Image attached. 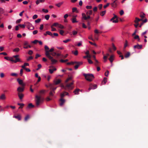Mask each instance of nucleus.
I'll return each mask as SVG.
<instances>
[{"instance_id": "1", "label": "nucleus", "mask_w": 148, "mask_h": 148, "mask_svg": "<svg viewBox=\"0 0 148 148\" xmlns=\"http://www.w3.org/2000/svg\"><path fill=\"white\" fill-rule=\"evenodd\" d=\"M92 13V10H89L86 12V14L82 13V20L83 22H84V20L86 21L87 22V24L88 26H89L91 23L92 21V18H91L90 15Z\"/></svg>"}, {"instance_id": "2", "label": "nucleus", "mask_w": 148, "mask_h": 148, "mask_svg": "<svg viewBox=\"0 0 148 148\" xmlns=\"http://www.w3.org/2000/svg\"><path fill=\"white\" fill-rule=\"evenodd\" d=\"M83 75L86 79L89 82L92 81L95 78L93 75L92 74L84 73Z\"/></svg>"}, {"instance_id": "3", "label": "nucleus", "mask_w": 148, "mask_h": 148, "mask_svg": "<svg viewBox=\"0 0 148 148\" xmlns=\"http://www.w3.org/2000/svg\"><path fill=\"white\" fill-rule=\"evenodd\" d=\"M19 55H17L15 56H13V58L15 59V60H14L13 59V58H11L10 59H9V60L13 62L14 63H16L17 62H21V60L19 58H18L19 57Z\"/></svg>"}, {"instance_id": "4", "label": "nucleus", "mask_w": 148, "mask_h": 148, "mask_svg": "<svg viewBox=\"0 0 148 148\" xmlns=\"http://www.w3.org/2000/svg\"><path fill=\"white\" fill-rule=\"evenodd\" d=\"M36 106L38 107V106L42 102V99L41 98V97L40 96L38 95H36Z\"/></svg>"}, {"instance_id": "5", "label": "nucleus", "mask_w": 148, "mask_h": 148, "mask_svg": "<svg viewBox=\"0 0 148 148\" xmlns=\"http://www.w3.org/2000/svg\"><path fill=\"white\" fill-rule=\"evenodd\" d=\"M73 82L74 81H73L72 82L70 83L67 84H66V90H70L73 89L74 87L72 85L73 84Z\"/></svg>"}, {"instance_id": "6", "label": "nucleus", "mask_w": 148, "mask_h": 148, "mask_svg": "<svg viewBox=\"0 0 148 148\" xmlns=\"http://www.w3.org/2000/svg\"><path fill=\"white\" fill-rule=\"evenodd\" d=\"M54 50L53 48H51L49 50H46L45 52V54L46 56L47 57L52 58V56L50 55V53L49 52H53Z\"/></svg>"}, {"instance_id": "7", "label": "nucleus", "mask_w": 148, "mask_h": 148, "mask_svg": "<svg viewBox=\"0 0 148 148\" xmlns=\"http://www.w3.org/2000/svg\"><path fill=\"white\" fill-rule=\"evenodd\" d=\"M114 16L111 19L110 21H112V22L114 23H117L118 22L117 19V17L116 15H115L114 14H113Z\"/></svg>"}, {"instance_id": "8", "label": "nucleus", "mask_w": 148, "mask_h": 148, "mask_svg": "<svg viewBox=\"0 0 148 148\" xmlns=\"http://www.w3.org/2000/svg\"><path fill=\"white\" fill-rule=\"evenodd\" d=\"M47 87H49L51 90L53 91L54 93H55V91L57 87H54L53 84H50Z\"/></svg>"}, {"instance_id": "9", "label": "nucleus", "mask_w": 148, "mask_h": 148, "mask_svg": "<svg viewBox=\"0 0 148 148\" xmlns=\"http://www.w3.org/2000/svg\"><path fill=\"white\" fill-rule=\"evenodd\" d=\"M24 87H19L17 89V93H22L24 91Z\"/></svg>"}, {"instance_id": "10", "label": "nucleus", "mask_w": 148, "mask_h": 148, "mask_svg": "<svg viewBox=\"0 0 148 148\" xmlns=\"http://www.w3.org/2000/svg\"><path fill=\"white\" fill-rule=\"evenodd\" d=\"M75 65L74 66V68L75 69H78L79 66L82 64L83 62H75Z\"/></svg>"}, {"instance_id": "11", "label": "nucleus", "mask_w": 148, "mask_h": 148, "mask_svg": "<svg viewBox=\"0 0 148 148\" xmlns=\"http://www.w3.org/2000/svg\"><path fill=\"white\" fill-rule=\"evenodd\" d=\"M97 88V85H92V84H91L89 86V87L88 89V90L89 91L91 89H94Z\"/></svg>"}, {"instance_id": "12", "label": "nucleus", "mask_w": 148, "mask_h": 148, "mask_svg": "<svg viewBox=\"0 0 148 148\" xmlns=\"http://www.w3.org/2000/svg\"><path fill=\"white\" fill-rule=\"evenodd\" d=\"M17 81L18 83L19 84L21 85L22 87H24L25 86V84L23 83L22 80L18 78L17 79Z\"/></svg>"}, {"instance_id": "13", "label": "nucleus", "mask_w": 148, "mask_h": 148, "mask_svg": "<svg viewBox=\"0 0 148 148\" xmlns=\"http://www.w3.org/2000/svg\"><path fill=\"white\" fill-rule=\"evenodd\" d=\"M49 68L50 69H49V73L51 74H52L53 73L54 71H56V69L55 68H53V69H51L53 68V67L52 66H50Z\"/></svg>"}, {"instance_id": "14", "label": "nucleus", "mask_w": 148, "mask_h": 148, "mask_svg": "<svg viewBox=\"0 0 148 148\" xmlns=\"http://www.w3.org/2000/svg\"><path fill=\"white\" fill-rule=\"evenodd\" d=\"M48 58H49V59L51 60V63L53 64H56V63H57L58 62V60L56 59H54L53 58V57H52V58H50V57H48Z\"/></svg>"}, {"instance_id": "15", "label": "nucleus", "mask_w": 148, "mask_h": 148, "mask_svg": "<svg viewBox=\"0 0 148 148\" xmlns=\"http://www.w3.org/2000/svg\"><path fill=\"white\" fill-rule=\"evenodd\" d=\"M69 93L66 92H64L63 93H61L60 94V97L61 98H63L65 95H69Z\"/></svg>"}, {"instance_id": "16", "label": "nucleus", "mask_w": 148, "mask_h": 148, "mask_svg": "<svg viewBox=\"0 0 148 148\" xmlns=\"http://www.w3.org/2000/svg\"><path fill=\"white\" fill-rule=\"evenodd\" d=\"M17 94L20 100H22L24 96V94L22 93H17Z\"/></svg>"}, {"instance_id": "17", "label": "nucleus", "mask_w": 148, "mask_h": 148, "mask_svg": "<svg viewBox=\"0 0 148 148\" xmlns=\"http://www.w3.org/2000/svg\"><path fill=\"white\" fill-rule=\"evenodd\" d=\"M65 100L63 98H61L60 99V106H62L65 103Z\"/></svg>"}, {"instance_id": "18", "label": "nucleus", "mask_w": 148, "mask_h": 148, "mask_svg": "<svg viewBox=\"0 0 148 148\" xmlns=\"http://www.w3.org/2000/svg\"><path fill=\"white\" fill-rule=\"evenodd\" d=\"M142 45H139L137 44L136 45L134 46V49L137 48L138 49H142Z\"/></svg>"}, {"instance_id": "19", "label": "nucleus", "mask_w": 148, "mask_h": 148, "mask_svg": "<svg viewBox=\"0 0 148 148\" xmlns=\"http://www.w3.org/2000/svg\"><path fill=\"white\" fill-rule=\"evenodd\" d=\"M6 98V96L4 94H2L0 96V99L2 100H5Z\"/></svg>"}, {"instance_id": "20", "label": "nucleus", "mask_w": 148, "mask_h": 148, "mask_svg": "<svg viewBox=\"0 0 148 148\" xmlns=\"http://www.w3.org/2000/svg\"><path fill=\"white\" fill-rule=\"evenodd\" d=\"M113 2L111 4L113 8H115L117 6V4L116 1L114 0L112 1Z\"/></svg>"}, {"instance_id": "21", "label": "nucleus", "mask_w": 148, "mask_h": 148, "mask_svg": "<svg viewBox=\"0 0 148 148\" xmlns=\"http://www.w3.org/2000/svg\"><path fill=\"white\" fill-rule=\"evenodd\" d=\"M80 90L78 88H77L75 89L74 91L73 92L75 94V95H77L79 94V91H80Z\"/></svg>"}, {"instance_id": "22", "label": "nucleus", "mask_w": 148, "mask_h": 148, "mask_svg": "<svg viewBox=\"0 0 148 148\" xmlns=\"http://www.w3.org/2000/svg\"><path fill=\"white\" fill-rule=\"evenodd\" d=\"M54 82L55 85H57L60 83L61 80L60 79H56L54 81Z\"/></svg>"}, {"instance_id": "23", "label": "nucleus", "mask_w": 148, "mask_h": 148, "mask_svg": "<svg viewBox=\"0 0 148 148\" xmlns=\"http://www.w3.org/2000/svg\"><path fill=\"white\" fill-rule=\"evenodd\" d=\"M142 21V19H140L137 17H136L135 18V20L134 21V22L136 23H138V22Z\"/></svg>"}, {"instance_id": "24", "label": "nucleus", "mask_w": 148, "mask_h": 148, "mask_svg": "<svg viewBox=\"0 0 148 148\" xmlns=\"http://www.w3.org/2000/svg\"><path fill=\"white\" fill-rule=\"evenodd\" d=\"M29 63H25L24 64H23V65H22L21 66V67L23 68V69H25V66H29Z\"/></svg>"}, {"instance_id": "25", "label": "nucleus", "mask_w": 148, "mask_h": 148, "mask_svg": "<svg viewBox=\"0 0 148 148\" xmlns=\"http://www.w3.org/2000/svg\"><path fill=\"white\" fill-rule=\"evenodd\" d=\"M114 56L113 55H112L109 58V60L111 63H112L114 60Z\"/></svg>"}, {"instance_id": "26", "label": "nucleus", "mask_w": 148, "mask_h": 148, "mask_svg": "<svg viewBox=\"0 0 148 148\" xmlns=\"http://www.w3.org/2000/svg\"><path fill=\"white\" fill-rule=\"evenodd\" d=\"M145 14L143 12H141L140 15V17L142 19L145 18Z\"/></svg>"}, {"instance_id": "27", "label": "nucleus", "mask_w": 148, "mask_h": 148, "mask_svg": "<svg viewBox=\"0 0 148 148\" xmlns=\"http://www.w3.org/2000/svg\"><path fill=\"white\" fill-rule=\"evenodd\" d=\"M46 33L48 34L50 36H51L52 38H53V36L52 34L49 31H47Z\"/></svg>"}, {"instance_id": "28", "label": "nucleus", "mask_w": 148, "mask_h": 148, "mask_svg": "<svg viewBox=\"0 0 148 148\" xmlns=\"http://www.w3.org/2000/svg\"><path fill=\"white\" fill-rule=\"evenodd\" d=\"M14 117L17 119L19 121H20L21 120V116L20 115L15 116Z\"/></svg>"}, {"instance_id": "29", "label": "nucleus", "mask_w": 148, "mask_h": 148, "mask_svg": "<svg viewBox=\"0 0 148 148\" xmlns=\"http://www.w3.org/2000/svg\"><path fill=\"white\" fill-rule=\"evenodd\" d=\"M130 55V52H127L125 55V58H127L129 57Z\"/></svg>"}, {"instance_id": "30", "label": "nucleus", "mask_w": 148, "mask_h": 148, "mask_svg": "<svg viewBox=\"0 0 148 148\" xmlns=\"http://www.w3.org/2000/svg\"><path fill=\"white\" fill-rule=\"evenodd\" d=\"M71 20L72 22L73 23L77 22V21H76V18H73L71 19Z\"/></svg>"}, {"instance_id": "31", "label": "nucleus", "mask_w": 148, "mask_h": 148, "mask_svg": "<svg viewBox=\"0 0 148 148\" xmlns=\"http://www.w3.org/2000/svg\"><path fill=\"white\" fill-rule=\"evenodd\" d=\"M34 107V106L32 105V103H29L27 106V107L29 108H32Z\"/></svg>"}, {"instance_id": "32", "label": "nucleus", "mask_w": 148, "mask_h": 148, "mask_svg": "<svg viewBox=\"0 0 148 148\" xmlns=\"http://www.w3.org/2000/svg\"><path fill=\"white\" fill-rule=\"evenodd\" d=\"M18 105L20 106L19 107V108H23V107L24 105V104L22 103H18Z\"/></svg>"}, {"instance_id": "33", "label": "nucleus", "mask_w": 148, "mask_h": 148, "mask_svg": "<svg viewBox=\"0 0 148 148\" xmlns=\"http://www.w3.org/2000/svg\"><path fill=\"white\" fill-rule=\"evenodd\" d=\"M20 51V49L18 48H16L14 49L13 51V52H18Z\"/></svg>"}, {"instance_id": "34", "label": "nucleus", "mask_w": 148, "mask_h": 148, "mask_svg": "<svg viewBox=\"0 0 148 148\" xmlns=\"http://www.w3.org/2000/svg\"><path fill=\"white\" fill-rule=\"evenodd\" d=\"M55 93H54V92L53 91L51 90V91L49 93V96L50 97L53 96L54 95V94Z\"/></svg>"}, {"instance_id": "35", "label": "nucleus", "mask_w": 148, "mask_h": 148, "mask_svg": "<svg viewBox=\"0 0 148 148\" xmlns=\"http://www.w3.org/2000/svg\"><path fill=\"white\" fill-rule=\"evenodd\" d=\"M26 24L28 29V27H30L32 25V24L29 22H27L26 23Z\"/></svg>"}, {"instance_id": "36", "label": "nucleus", "mask_w": 148, "mask_h": 148, "mask_svg": "<svg viewBox=\"0 0 148 148\" xmlns=\"http://www.w3.org/2000/svg\"><path fill=\"white\" fill-rule=\"evenodd\" d=\"M63 3V2H61L58 4H56V5L58 7H60L61 5Z\"/></svg>"}, {"instance_id": "37", "label": "nucleus", "mask_w": 148, "mask_h": 148, "mask_svg": "<svg viewBox=\"0 0 148 148\" xmlns=\"http://www.w3.org/2000/svg\"><path fill=\"white\" fill-rule=\"evenodd\" d=\"M107 56L105 55L103 56V59H104V62H105L107 60Z\"/></svg>"}, {"instance_id": "38", "label": "nucleus", "mask_w": 148, "mask_h": 148, "mask_svg": "<svg viewBox=\"0 0 148 148\" xmlns=\"http://www.w3.org/2000/svg\"><path fill=\"white\" fill-rule=\"evenodd\" d=\"M85 53L86 54V55H88L90 56V58H91V56L89 54V51L87 50Z\"/></svg>"}, {"instance_id": "39", "label": "nucleus", "mask_w": 148, "mask_h": 148, "mask_svg": "<svg viewBox=\"0 0 148 148\" xmlns=\"http://www.w3.org/2000/svg\"><path fill=\"white\" fill-rule=\"evenodd\" d=\"M106 12V11H103L101 12L100 15L101 16H103L104 15H105Z\"/></svg>"}, {"instance_id": "40", "label": "nucleus", "mask_w": 148, "mask_h": 148, "mask_svg": "<svg viewBox=\"0 0 148 148\" xmlns=\"http://www.w3.org/2000/svg\"><path fill=\"white\" fill-rule=\"evenodd\" d=\"M73 12H78V11L77 10V8H72Z\"/></svg>"}, {"instance_id": "41", "label": "nucleus", "mask_w": 148, "mask_h": 148, "mask_svg": "<svg viewBox=\"0 0 148 148\" xmlns=\"http://www.w3.org/2000/svg\"><path fill=\"white\" fill-rule=\"evenodd\" d=\"M58 27L60 29H62L64 28V26L63 25H61V24H58Z\"/></svg>"}, {"instance_id": "42", "label": "nucleus", "mask_w": 148, "mask_h": 148, "mask_svg": "<svg viewBox=\"0 0 148 148\" xmlns=\"http://www.w3.org/2000/svg\"><path fill=\"white\" fill-rule=\"evenodd\" d=\"M72 77H68L66 80V82H67L71 80L72 79Z\"/></svg>"}, {"instance_id": "43", "label": "nucleus", "mask_w": 148, "mask_h": 148, "mask_svg": "<svg viewBox=\"0 0 148 148\" xmlns=\"http://www.w3.org/2000/svg\"><path fill=\"white\" fill-rule=\"evenodd\" d=\"M68 61V59H66L65 60L61 59V60H60V61L61 62L64 63V62H67Z\"/></svg>"}, {"instance_id": "44", "label": "nucleus", "mask_w": 148, "mask_h": 148, "mask_svg": "<svg viewBox=\"0 0 148 148\" xmlns=\"http://www.w3.org/2000/svg\"><path fill=\"white\" fill-rule=\"evenodd\" d=\"M57 54V53L56 52H53L52 53H51L50 54V55H51V56H56V55Z\"/></svg>"}, {"instance_id": "45", "label": "nucleus", "mask_w": 148, "mask_h": 148, "mask_svg": "<svg viewBox=\"0 0 148 148\" xmlns=\"http://www.w3.org/2000/svg\"><path fill=\"white\" fill-rule=\"evenodd\" d=\"M58 23H54L51 26H52L53 27V26L56 27L58 26Z\"/></svg>"}, {"instance_id": "46", "label": "nucleus", "mask_w": 148, "mask_h": 148, "mask_svg": "<svg viewBox=\"0 0 148 148\" xmlns=\"http://www.w3.org/2000/svg\"><path fill=\"white\" fill-rule=\"evenodd\" d=\"M29 118V116L28 115H27L25 118V121H27Z\"/></svg>"}, {"instance_id": "47", "label": "nucleus", "mask_w": 148, "mask_h": 148, "mask_svg": "<svg viewBox=\"0 0 148 148\" xmlns=\"http://www.w3.org/2000/svg\"><path fill=\"white\" fill-rule=\"evenodd\" d=\"M42 67V65L41 64H39L38 65V68L36 69L37 70H39Z\"/></svg>"}, {"instance_id": "48", "label": "nucleus", "mask_w": 148, "mask_h": 148, "mask_svg": "<svg viewBox=\"0 0 148 148\" xmlns=\"http://www.w3.org/2000/svg\"><path fill=\"white\" fill-rule=\"evenodd\" d=\"M95 64L96 66H97L98 65V64L99 63V62L97 60H95Z\"/></svg>"}, {"instance_id": "49", "label": "nucleus", "mask_w": 148, "mask_h": 148, "mask_svg": "<svg viewBox=\"0 0 148 148\" xmlns=\"http://www.w3.org/2000/svg\"><path fill=\"white\" fill-rule=\"evenodd\" d=\"M50 17V16L49 15H47L45 16V18L47 20H49Z\"/></svg>"}, {"instance_id": "50", "label": "nucleus", "mask_w": 148, "mask_h": 148, "mask_svg": "<svg viewBox=\"0 0 148 148\" xmlns=\"http://www.w3.org/2000/svg\"><path fill=\"white\" fill-rule=\"evenodd\" d=\"M72 53H73V54L75 56H77L78 55V52L77 50H76L75 51H72Z\"/></svg>"}, {"instance_id": "51", "label": "nucleus", "mask_w": 148, "mask_h": 148, "mask_svg": "<svg viewBox=\"0 0 148 148\" xmlns=\"http://www.w3.org/2000/svg\"><path fill=\"white\" fill-rule=\"evenodd\" d=\"M10 75L12 76H16L17 75V74L15 73H12L10 74Z\"/></svg>"}, {"instance_id": "52", "label": "nucleus", "mask_w": 148, "mask_h": 148, "mask_svg": "<svg viewBox=\"0 0 148 148\" xmlns=\"http://www.w3.org/2000/svg\"><path fill=\"white\" fill-rule=\"evenodd\" d=\"M4 12V10L2 8H0V13L3 14Z\"/></svg>"}, {"instance_id": "53", "label": "nucleus", "mask_w": 148, "mask_h": 148, "mask_svg": "<svg viewBox=\"0 0 148 148\" xmlns=\"http://www.w3.org/2000/svg\"><path fill=\"white\" fill-rule=\"evenodd\" d=\"M18 26L20 27H21L24 28L25 27V25H21V24H19L18 25Z\"/></svg>"}, {"instance_id": "54", "label": "nucleus", "mask_w": 148, "mask_h": 148, "mask_svg": "<svg viewBox=\"0 0 148 148\" xmlns=\"http://www.w3.org/2000/svg\"><path fill=\"white\" fill-rule=\"evenodd\" d=\"M90 58L88 59V63L90 64H92L93 63V62L90 59Z\"/></svg>"}, {"instance_id": "55", "label": "nucleus", "mask_w": 148, "mask_h": 148, "mask_svg": "<svg viewBox=\"0 0 148 148\" xmlns=\"http://www.w3.org/2000/svg\"><path fill=\"white\" fill-rule=\"evenodd\" d=\"M127 40H126L125 41V43L124 44V48H126L127 46Z\"/></svg>"}, {"instance_id": "56", "label": "nucleus", "mask_w": 148, "mask_h": 148, "mask_svg": "<svg viewBox=\"0 0 148 148\" xmlns=\"http://www.w3.org/2000/svg\"><path fill=\"white\" fill-rule=\"evenodd\" d=\"M28 45V42L27 41H25L24 42V46H27Z\"/></svg>"}, {"instance_id": "57", "label": "nucleus", "mask_w": 148, "mask_h": 148, "mask_svg": "<svg viewBox=\"0 0 148 148\" xmlns=\"http://www.w3.org/2000/svg\"><path fill=\"white\" fill-rule=\"evenodd\" d=\"M42 11L46 13H47L48 12V10L47 9H42Z\"/></svg>"}, {"instance_id": "58", "label": "nucleus", "mask_w": 148, "mask_h": 148, "mask_svg": "<svg viewBox=\"0 0 148 148\" xmlns=\"http://www.w3.org/2000/svg\"><path fill=\"white\" fill-rule=\"evenodd\" d=\"M107 78L106 77H104L103 78V82H104V84H105L107 82Z\"/></svg>"}, {"instance_id": "59", "label": "nucleus", "mask_w": 148, "mask_h": 148, "mask_svg": "<svg viewBox=\"0 0 148 148\" xmlns=\"http://www.w3.org/2000/svg\"><path fill=\"white\" fill-rule=\"evenodd\" d=\"M41 21V19L40 18H38L35 21V22L36 23H39Z\"/></svg>"}, {"instance_id": "60", "label": "nucleus", "mask_w": 148, "mask_h": 148, "mask_svg": "<svg viewBox=\"0 0 148 148\" xmlns=\"http://www.w3.org/2000/svg\"><path fill=\"white\" fill-rule=\"evenodd\" d=\"M109 71L108 70H107L105 73V75L106 77H108L109 74Z\"/></svg>"}, {"instance_id": "61", "label": "nucleus", "mask_w": 148, "mask_h": 148, "mask_svg": "<svg viewBox=\"0 0 148 148\" xmlns=\"http://www.w3.org/2000/svg\"><path fill=\"white\" fill-rule=\"evenodd\" d=\"M71 41V40L70 39H67L65 40H64L63 41V42L64 43H67L70 41Z\"/></svg>"}, {"instance_id": "62", "label": "nucleus", "mask_w": 148, "mask_h": 148, "mask_svg": "<svg viewBox=\"0 0 148 148\" xmlns=\"http://www.w3.org/2000/svg\"><path fill=\"white\" fill-rule=\"evenodd\" d=\"M64 32V31L63 30H60V33L62 35H63Z\"/></svg>"}, {"instance_id": "63", "label": "nucleus", "mask_w": 148, "mask_h": 148, "mask_svg": "<svg viewBox=\"0 0 148 148\" xmlns=\"http://www.w3.org/2000/svg\"><path fill=\"white\" fill-rule=\"evenodd\" d=\"M33 59V57L32 56H30L27 59V61H29L30 60H32Z\"/></svg>"}, {"instance_id": "64", "label": "nucleus", "mask_w": 148, "mask_h": 148, "mask_svg": "<svg viewBox=\"0 0 148 148\" xmlns=\"http://www.w3.org/2000/svg\"><path fill=\"white\" fill-rule=\"evenodd\" d=\"M86 8L87 9H90L92 8V7L91 6L87 5L86 6Z\"/></svg>"}]
</instances>
